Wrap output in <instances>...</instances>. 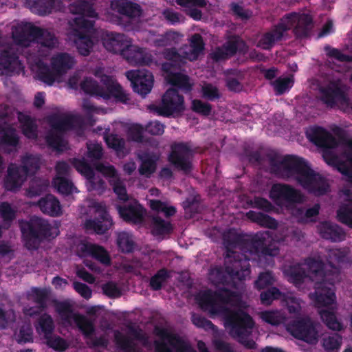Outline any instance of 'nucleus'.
<instances>
[{
    "instance_id": "nucleus-58",
    "label": "nucleus",
    "mask_w": 352,
    "mask_h": 352,
    "mask_svg": "<svg viewBox=\"0 0 352 352\" xmlns=\"http://www.w3.org/2000/svg\"><path fill=\"white\" fill-rule=\"evenodd\" d=\"M284 294L277 287H272L263 291L260 294V299L262 305H270L274 300L281 299Z\"/></svg>"
},
{
    "instance_id": "nucleus-37",
    "label": "nucleus",
    "mask_w": 352,
    "mask_h": 352,
    "mask_svg": "<svg viewBox=\"0 0 352 352\" xmlns=\"http://www.w3.org/2000/svg\"><path fill=\"white\" fill-rule=\"evenodd\" d=\"M159 335L164 339H166L168 344L175 349L176 352H192L193 349L190 344L184 340L177 334L168 332L166 329H162Z\"/></svg>"
},
{
    "instance_id": "nucleus-17",
    "label": "nucleus",
    "mask_w": 352,
    "mask_h": 352,
    "mask_svg": "<svg viewBox=\"0 0 352 352\" xmlns=\"http://www.w3.org/2000/svg\"><path fill=\"white\" fill-rule=\"evenodd\" d=\"M133 66H149L153 63V56L144 49L129 44L122 56Z\"/></svg>"
},
{
    "instance_id": "nucleus-20",
    "label": "nucleus",
    "mask_w": 352,
    "mask_h": 352,
    "mask_svg": "<svg viewBox=\"0 0 352 352\" xmlns=\"http://www.w3.org/2000/svg\"><path fill=\"white\" fill-rule=\"evenodd\" d=\"M289 29V27L285 23H279L270 30L262 34L256 46L264 50H270L276 42L283 38L284 34Z\"/></svg>"
},
{
    "instance_id": "nucleus-47",
    "label": "nucleus",
    "mask_w": 352,
    "mask_h": 352,
    "mask_svg": "<svg viewBox=\"0 0 352 352\" xmlns=\"http://www.w3.org/2000/svg\"><path fill=\"white\" fill-rule=\"evenodd\" d=\"M36 330L39 333H43L45 338L52 334L54 324L52 316L47 314L41 315L34 324Z\"/></svg>"
},
{
    "instance_id": "nucleus-31",
    "label": "nucleus",
    "mask_w": 352,
    "mask_h": 352,
    "mask_svg": "<svg viewBox=\"0 0 352 352\" xmlns=\"http://www.w3.org/2000/svg\"><path fill=\"white\" fill-rule=\"evenodd\" d=\"M138 159L141 161L139 173L150 177L156 170L159 155L154 152L144 151L138 155Z\"/></svg>"
},
{
    "instance_id": "nucleus-22",
    "label": "nucleus",
    "mask_w": 352,
    "mask_h": 352,
    "mask_svg": "<svg viewBox=\"0 0 352 352\" xmlns=\"http://www.w3.org/2000/svg\"><path fill=\"white\" fill-rule=\"evenodd\" d=\"M102 43L107 50L113 54H120L121 56L129 45L124 34L115 32H107L102 38Z\"/></svg>"
},
{
    "instance_id": "nucleus-15",
    "label": "nucleus",
    "mask_w": 352,
    "mask_h": 352,
    "mask_svg": "<svg viewBox=\"0 0 352 352\" xmlns=\"http://www.w3.org/2000/svg\"><path fill=\"white\" fill-rule=\"evenodd\" d=\"M286 18L294 26V32L297 37L305 38L310 35L314 27L312 17L307 14L289 13Z\"/></svg>"
},
{
    "instance_id": "nucleus-23",
    "label": "nucleus",
    "mask_w": 352,
    "mask_h": 352,
    "mask_svg": "<svg viewBox=\"0 0 352 352\" xmlns=\"http://www.w3.org/2000/svg\"><path fill=\"white\" fill-rule=\"evenodd\" d=\"M36 205L43 214L52 217H60L63 214L62 206L59 200L52 194H47L40 198Z\"/></svg>"
},
{
    "instance_id": "nucleus-13",
    "label": "nucleus",
    "mask_w": 352,
    "mask_h": 352,
    "mask_svg": "<svg viewBox=\"0 0 352 352\" xmlns=\"http://www.w3.org/2000/svg\"><path fill=\"white\" fill-rule=\"evenodd\" d=\"M318 91L319 100L327 107L333 108L338 105V102L346 99L344 91L334 81H331L327 85L320 87Z\"/></svg>"
},
{
    "instance_id": "nucleus-8",
    "label": "nucleus",
    "mask_w": 352,
    "mask_h": 352,
    "mask_svg": "<svg viewBox=\"0 0 352 352\" xmlns=\"http://www.w3.org/2000/svg\"><path fill=\"white\" fill-rule=\"evenodd\" d=\"M226 272L232 279L245 280L251 272L250 259L243 254L228 250Z\"/></svg>"
},
{
    "instance_id": "nucleus-42",
    "label": "nucleus",
    "mask_w": 352,
    "mask_h": 352,
    "mask_svg": "<svg viewBox=\"0 0 352 352\" xmlns=\"http://www.w3.org/2000/svg\"><path fill=\"white\" fill-rule=\"evenodd\" d=\"M196 300L201 309L209 311L212 314L218 312L216 306V294L210 290L204 291L196 296Z\"/></svg>"
},
{
    "instance_id": "nucleus-5",
    "label": "nucleus",
    "mask_w": 352,
    "mask_h": 352,
    "mask_svg": "<svg viewBox=\"0 0 352 352\" xmlns=\"http://www.w3.org/2000/svg\"><path fill=\"white\" fill-rule=\"evenodd\" d=\"M149 109L166 118L179 116L185 109L184 98L177 89L170 88L164 94L159 105L151 104Z\"/></svg>"
},
{
    "instance_id": "nucleus-10",
    "label": "nucleus",
    "mask_w": 352,
    "mask_h": 352,
    "mask_svg": "<svg viewBox=\"0 0 352 352\" xmlns=\"http://www.w3.org/2000/svg\"><path fill=\"white\" fill-rule=\"evenodd\" d=\"M96 212L94 219H87L85 222V228L89 231H94L98 234L106 233L113 226V220L104 205L96 203L94 206Z\"/></svg>"
},
{
    "instance_id": "nucleus-36",
    "label": "nucleus",
    "mask_w": 352,
    "mask_h": 352,
    "mask_svg": "<svg viewBox=\"0 0 352 352\" xmlns=\"http://www.w3.org/2000/svg\"><path fill=\"white\" fill-rule=\"evenodd\" d=\"M21 168L27 177L34 175L39 170L41 164V156L38 154L25 153L21 157Z\"/></svg>"
},
{
    "instance_id": "nucleus-39",
    "label": "nucleus",
    "mask_w": 352,
    "mask_h": 352,
    "mask_svg": "<svg viewBox=\"0 0 352 352\" xmlns=\"http://www.w3.org/2000/svg\"><path fill=\"white\" fill-rule=\"evenodd\" d=\"M238 51V44L235 41H229L222 47H218L211 54L212 60L215 62L226 60L234 56Z\"/></svg>"
},
{
    "instance_id": "nucleus-63",
    "label": "nucleus",
    "mask_w": 352,
    "mask_h": 352,
    "mask_svg": "<svg viewBox=\"0 0 352 352\" xmlns=\"http://www.w3.org/2000/svg\"><path fill=\"white\" fill-rule=\"evenodd\" d=\"M35 39H37L42 46L49 49L54 48L57 43V38L54 34L43 28H41L40 34L36 36Z\"/></svg>"
},
{
    "instance_id": "nucleus-27",
    "label": "nucleus",
    "mask_w": 352,
    "mask_h": 352,
    "mask_svg": "<svg viewBox=\"0 0 352 352\" xmlns=\"http://www.w3.org/2000/svg\"><path fill=\"white\" fill-rule=\"evenodd\" d=\"M348 252L345 248L330 249L327 252V265L331 271L330 276L334 275L336 270H338V279L340 276V263L346 261Z\"/></svg>"
},
{
    "instance_id": "nucleus-7",
    "label": "nucleus",
    "mask_w": 352,
    "mask_h": 352,
    "mask_svg": "<svg viewBox=\"0 0 352 352\" xmlns=\"http://www.w3.org/2000/svg\"><path fill=\"white\" fill-rule=\"evenodd\" d=\"M333 276L327 277L325 280H319L315 283L314 293L309 294L318 308L326 307L336 302L335 283L338 279V270Z\"/></svg>"
},
{
    "instance_id": "nucleus-26",
    "label": "nucleus",
    "mask_w": 352,
    "mask_h": 352,
    "mask_svg": "<svg viewBox=\"0 0 352 352\" xmlns=\"http://www.w3.org/2000/svg\"><path fill=\"white\" fill-rule=\"evenodd\" d=\"M76 121V117L72 115L53 114L48 118L52 129L59 133L72 129Z\"/></svg>"
},
{
    "instance_id": "nucleus-34",
    "label": "nucleus",
    "mask_w": 352,
    "mask_h": 352,
    "mask_svg": "<svg viewBox=\"0 0 352 352\" xmlns=\"http://www.w3.org/2000/svg\"><path fill=\"white\" fill-rule=\"evenodd\" d=\"M305 263L309 270L320 280H325L330 277L331 271L327 265L320 258L308 257Z\"/></svg>"
},
{
    "instance_id": "nucleus-52",
    "label": "nucleus",
    "mask_w": 352,
    "mask_h": 352,
    "mask_svg": "<svg viewBox=\"0 0 352 352\" xmlns=\"http://www.w3.org/2000/svg\"><path fill=\"white\" fill-rule=\"evenodd\" d=\"M19 121L21 124L23 134L28 139H36L38 127L34 120L29 116H23L19 118Z\"/></svg>"
},
{
    "instance_id": "nucleus-54",
    "label": "nucleus",
    "mask_w": 352,
    "mask_h": 352,
    "mask_svg": "<svg viewBox=\"0 0 352 352\" xmlns=\"http://www.w3.org/2000/svg\"><path fill=\"white\" fill-rule=\"evenodd\" d=\"M81 89L86 94L91 96H100L102 98L104 96V87L99 85L97 81L91 78H87L80 83ZM107 95H105L106 96Z\"/></svg>"
},
{
    "instance_id": "nucleus-4",
    "label": "nucleus",
    "mask_w": 352,
    "mask_h": 352,
    "mask_svg": "<svg viewBox=\"0 0 352 352\" xmlns=\"http://www.w3.org/2000/svg\"><path fill=\"white\" fill-rule=\"evenodd\" d=\"M236 242L244 245L251 253L259 258H273L278 256L280 249L270 232H258L250 238H236Z\"/></svg>"
},
{
    "instance_id": "nucleus-49",
    "label": "nucleus",
    "mask_w": 352,
    "mask_h": 352,
    "mask_svg": "<svg viewBox=\"0 0 352 352\" xmlns=\"http://www.w3.org/2000/svg\"><path fill=\"white\" fill-rule=\"evenodd\" d=\"M319 314L321 320L329 329L334 331L342 329V324L338 320L333 309H322L319 310Z\"/></svg>"
},
{
    "instance_id": "nucleus-21",
    "label": "nucleus",
    "mask_w": 352,
    "mask_h": 352,
    "mask_svg": "<svg viewBox=\"0 0 352 352\" xmlns=\"http://www.w3.org/2000/svg\"><path fill=\"white\" fill-rule=\"evenodd\" d=\"M102 82L105 85L104 94L102 96L104 99H109L111 97L114 98L117 102L124 104L127 103L130 98L129 95L123 89L122 87L112 77L109 76H104L102 78Z\"/></svg>"
},
{
    "instance_id": "nucleus-64",
    "label": "nucleus",
    "mask_w": 352,
    "mask_h": 352,
    "mask_svg": "<svg viewBox=\"0 0 352 352\" xmlns=\"http://www.w3.org/2000/svg\"><path fill=\"white\" fill-rule=\"evenodd\" d=\"M337 217L340 222L352 228V206L345 204L339 208Z\"/></svg>"
},
{
    "instance_id": "nucleus-60",
    "label": "nucleus",
    "mask_w": 352,
    "mask_h": 352,
    "mask_svg": "<svg viewBox=\"0 0 352 352\" xmlns=\"http://www.w3.org/2000/svg\"><path fill=\"white\" fill-rule=\"evenodd\" d=\"M104 140L108 147L116 152H122L125 148L124 139L117 134H106L104 135Z\"/></svg>"
},
{
    "instance_id": "nucleus-43",
    "label": "nucleus",
    "mask_w": 352,
    "mask_h": 352,
    "mask_svg": "<svg viewBox=\"0 0 352 352\" xmlns=\"http://www.w3.org/2000/svg\"><path fill=\"white\" fill-rule=\"evenodd\" d=\"M69 10L72 14H78L80 16L95 18L98 15L93 5L84 0L76 1L70 4Z\"/></svg>"
},
{
    "instance_id": "nucleus-30",
    "label": "nucleus",
    "mask_w": 352,
    "mask_h": 352,
    "mask_svg": "<svg viewBox=\"0 0 352 352\" xmlns=\"http://www.w3.org/2000/svg\"><path fill=\"white\" fill-rule=\"evenodd\" d=\"M112 6L119 14L131 19L140 17L142 14L141 6L129 0H116Z\"/></svg>"
},
{
    "instance_id": "nucleus-29",
    "label": "nucleus",
    "mask_w": 352,
    "mask_h": 352,
    "mask_svg": "<svg viewBox=\"0 0 352 352\" xmlns=\"http://www.w3.org/2000/svg\"><path fill=\"white\" fill-rule=\"evenodd\" d=\"M322 238L333 242H340L345 239V232L336 224L324 221L318 228Z\"/></svg>"
},
{
    "instance_id": "nucleus-9",
    "label": "nucleus",
    "mask_w": 352,
    "mask_h": 352,
    "mask_svg": "<svg viewBox=\"0 0 352 352\" xmlns=\"http://www.w3.org/2000/svg\"><path fill=\"white\" fill-rule=\"evenodd\" d=\"M317 326L316 322L307 317L292 321L288 329L296 338L310 344H316L319 338Z\"/></svg>"
},
{
    "instance_id": "nucleus-6",
    "label": "nucleus",
    "mask_w": 352,
    "mask_h": 352,
    "mask_svg": "<svg viewBox=\"0 0 352 352\" xmlns=\"http://www.w3.org/2000/svg\"><path fill=\"white\" fill-rule=\"evenodd\" d=\"M168 157V162L178 170L184 174L190 173L192 170V160L196 153L190 142L173 143L170 146Z\"/></svg>"
},
{
    "instance_id": "nucleus-19",
    "label": "nucleus",
    "mask_w": 352,
    "mask_h": 352,
    "mask_svg": "<svg viewBox=\"0 0 352 352\" xmlns=\"http://www.w3.org/2000/svg\"><path fill=\"white\" fill-rule=\"evenodd\" d=\"M120 217L127 223H141L144 221V208L137 201L116 206Z\"/></svg>"
},
{
    "instance_id": "nucleus-59",
    "label": "nucleus",
    "mask_w": 352,
    "mask_h": 352,
    "mask_svg": "<svg viewBox=\"0 0 352 352\" xmlns=\"http://www.w3.org/2000/svg\"><path fill=\"white\" fill-rule=\"evenodd\" d=\"M45 141L50 147L56 151H63L65 146L63 135L53 129L47 134Z\"/></svg>"
},
{
    "instance_id": "nucleus-24",
    "label": "nucleus",
    "mask_w": 352,
    "mask_h": 352,
    "mask_svg": "<svg viewBox=\"0 0 352 352\" xmlns=\"http://www.w3.org/2000/svg\"><path fill=\"white\" fill-rule=\"evenodd\" d=\"M27 177L19 166L16 165L10 166L4 179V188L8 191H16L21 187Z\"/></svg>"
},
{
    "instance_id": "nucleus-14",
    "label": "nucleus",
    "mask_w": 352,
    "mask_h": 352,
    "mask_svg": "<svg viewBox=\"0 0 352 352\" xmlns=\"http://www.w3.org/2000/svg\"><path fill=\"white\" fill-rule=\"evenodd\" d=\"M77 254L82 258L91 256L100 263L109 266L111 259L108 252L102 246L87 242H81L77 248Z\"/></svg>"
},
{
    "instance_id": "nucleus-61",
    "label": "nucleus",
    "mask_w": 352,
    "mask_h": 352,
    "mask_svg": "<svg viewBox=\"0 0 352 352\" xmlns=\"http://www.w3.org/2000/svg\"><path fill=\"white\" fill-rule=\"evenodd\" d=\"M294 82L293 76L279 77L273 82L272 85L276 94L279 96L290 89L293 87Z\"/></svg>"
},
{
    "instance_id": "nucleus-46",
    "label": "nucleus",
    "mask_w": 352,
    "mask_h": 352,
    "mask_svg": "<svg viewBox=\"0 0 352 352\" xmlns=\"http://www.w3.org/2000/svg\"><path fill=\"white\" fill-rule=\"evenodd\" d=\"M52 184L57 192L64 196L77 192V188L73 182L65 177L56 176L52 180Z\"/></svg>"
},
{
    "instance_id": "nucleus-44",
    "label": "nucleus",
    "mask_w": 352,
    "mask_h": 352,
    "mask_svg": "<svg viewBox=\"0 0 352 352\" xmlns=\"http://www.w3.org/2000/svg\"><path fill=\"white\" fill-rule=\"evenodd\" d=\"M246 216L252 222L256 223L262 227L276 229L278 226V222L274 218L263 212L250 210L247 212Z\"/></svg>"
},
{
    "instance_id": "nucleus-56",
    "label": "nucleus",
    "mask_w": 352,
    "mask_h": 352,
    "mask_svg": "<svg viewBox=\"0 0 352 352\" xmlns=\"http://www.w3.org/2000/svg\"><path fill=\"white\" fill-rule=\"evenodd\" d=\"M170 277V272L166 268H162L151 278L149 285L153 291H159Z\"/></svg>"
},
{
    "instance_id": "nucleus-12",
    "label": "nucleus",
    "mask_w": 352,
    "mask_h": 352,
    "mask_svg": "<svg viewBox=\"0 0 352 352\" xmlns=\"http://www.w3.org/2000/svg\"><path fill=\"white\" fill-rule=\"evenodd\" d=\"M270 198L276 203L284 201L289 204H302L304 196L300 190L286 184H274L270 192Z\"/></svg>"
},
{
    "instance_id": "nucleus-32",
    "label": "nucleus",
    "mask_w": 352,
    "mask_h": 352,
    "mask_svg": "<svg viewBox=\"0 0 352 352\" xmlns=\"http://www.w3.org/2000/svg\"><path fill=\"white\" fill-rule=\"evenodd\" d=\"M74 63V57L67 53H59L53 56L51 60L53 70L60 77L72 69Z\"/></svg>"
},
{
    "instance_id": "nucleus-48",
    "label": "nucleus",
    "mask_w": 352,
    "mask_h": 352,
    "mask_svg": "<svg viewBox=\"0 0 352 352\" xmlns=\"http://www.w3.org/2000/svg\"><path fill=\"white\" fill-rule=\"evenodd\" d=\"M73 318L76 326L85 338L87 339L91 338L95 332L94 322L86 316L80 314H76Z\"/></svg>"
},
{
    "instance_id": "nucleus-3",
    "label": "nucleus",
    "mask_w": 352,
    "mask_h": 352,
    "mask_svg": "<svg viewBox=\"0 0 352 352\" xmlns=\"http://www.w3.org/2000/svg\"><path fill=\"white\" fill-rule=\"evenodd\" d=\"M226 322L230 327V333L238 342L247 349H256L257 344L248 337L254 327L252 318L241 309L232 311L226 318Z\"/></svg>"
},
{
    "instance_id": "nucleus-50",
    "label": "nucleus",
    "mask_w": 352,
    "mask_h": 352,
    "mask_svg": "<svg viewBox=\"0 0 352 352\" xmlns=\"http://www.w3.org/2000/svg\"><path fill=\"white\" fill-rule=\"evenodd\" d=\"M319 314L321 320L329 329L334 331L342 329V324L338 320L333 309H322L319 310Z\"/></svg>"
},
{
    "instance_id": "nucleus-51",
    "label": "nucleus",
    "mask_w": 352,
    "mask_h": 352,
    "mask_svg": "<svg viewBox=\"0 0 352 352\" xmlns=\"http://www.w3.org/2000/svg\"><path fill=\"white\" fill-rule=\"evenodd\" d=\"M72 164L78 172L94 185L95 180L94 169L85 159L74 158L72 161Z\"/></svg>"
},
{
    "instance_id": "nucleus-41",
    "label": "nucleus",
    "mask_w": 352,
    "mask_h": 352,
    "mask_svg": "<svg viewBox=\"0 0 352 352\" xmlns=\"http://www.w3.org/2000/svg\"><path fill=\"white\" fill-rule=\"evenodd\" d=\"M60 0H27L32 12L44 16L49 14L56 9Z\"/></svg>"
},
{
    "instance_id": "nucleus-35",
    "label": "nucleus",
    "mask_w": 352,
    "mask_h": 352,
    "mask_svg": "<svg viewBox=\"0 0 352 352\" xmlns=\"http://www.w3.org/2000/svg\"><path fill=\"white\" fill-rule=\"evenodd\" d=\"M19 65V56L14 50L8 49L0 52V69L7 73L13 72Z\"/></svg>"
},
{
    "instance_id": "nucleus-62",
    "label": "nucleus",
    "mask_w": 352,
    "mask_h": 352,
    "mask_svg": "<svg viewBox=\"0 0 352 352\" xmlns=\"http://www.w3.org/2000/svg\"><path fill=\"white\" fill-rule=\"evenodd\" d=\"M38 76L40 80L48 85H53L56 78L60 77L56 74V72L53 70L52 67L50 68L47 65H43L39 67Z\"/></svg>"
},
{
    "instance_id": "nucleus-57",
    "label": "nucleus",
    "mask_w": 352,
    "mask_h": 352,
    "mask_svg": "<svg viewBox=\"0 0 352 352\" xmlns=\"http://www.w3.org/2000/svg\"><path fill=\"white\" fill-rule=\"evenodd\" d=\"M342 342V338L338 333H334L322 339V346L327 352L338 351Z\"/></svg>"
},
{
    "instance_id": "nucleus-55",
    "label": "nucleus",
    "mask_w": 352,
    "mask_h": 352,
    "mask_svg": "<svg viewBox=\"0 0 352 352\" xmlns=\"http://www.w3.org/2000/svg\"><path fill=\"white\" fill-rule=\"evenodd\" d=\"M215 294L217 301H219L223 305H233L240 300V297L236 292L226 288L219 289L215 292Z\"/></svg>"
},
{
    "instance_id": "nucleus-38",
    "label": "nucleus",
    "mask_w": 352,
    "mask_h": 352,
    "mask_svg": "<svg viewBox=\"0 0 352 352\" xmlns=\"http://www.w3.org/2000/svg\"><path fill=\"white\" fill-rule=\"evenodd\" d=\"M159 335L164 339H166L168 344L175 349L176 352H192L193 349L190 344L184 340L177 334L168 332L166 329H162Z\"/></svg>"
},
{
    "instance_id": "nucleus-11",
    "label": "nucleus",
    "mask_w": 352,
    "mask_h": 352,
    "mask_svg": "<svg viewBox=\"0 0 352 352\" xmlns=\"http://www.w3.org/2000/svg\"><path fill=\"white\" fill-rule=\"evenodd\" d=\"M126 76L135 92L143 97L151 92L154 82L151 72L147 70H130L126 72Z\"/></svg>"
},
{
    "instance_id": "nucleus-18",
    "label": "nucleus",
    "mask_w": 352,
    "mask_h": 352,
    "mask_svg": "<svg viewBox=\"0 0 352 352\" xmlns=\"http://www.w3.org/2000/svg\"><path fill=\"white\" fill-rule=\"evenodd\" d=\"M307 137L311 142L320 148H333L337 146L336 138L321 126L311 128L307 131Z\"/></svg>"
},
{
    "instance_id": "nucleus-53",
    "label": "nucleus",
    "mask_w": 352,
    "mask_h": 352,
    "mask_svg": "<svg viewBox=\"0 0 352 352\" xmlns=\"http://www.w3.org/2000/svg\"><path fill=\"white\" fill-rule=\"evenodd\" d=\"M172 231L173 227L169 221H166L158 216L153 217L152 232L154 235L161 236L169 234Z\"/></svg>"
},
{
    "instance_id": "nucleus-28",
    "label": "nucleus",
    "mask_w": 352,
    "mask_h": 352,
    "mask_svg": "<svg viewBox=\"0 0 352 352\" xmlns=\"http://www.w3.org/2000/svg\"><path fill=\"white\" fill-rule=\"evenodd\" d=\"M20 144V138L16 130L10 126L0 131V146L10 153L16 151Z\"/></svg>"
},
{
    "instance_id": "nucleus-40",
    "label": "nucleus",
    "mask_w": 352,
    "mask_h": 352,
    "mask_svg": "<svg viewBox=\"0 0 352 352\" xmlns=\"http://www.w3.org/2000/svg\"><path fill=\"white\" fill-rule=\"evenodd\" d=\"M175 71L176 70L164 72L167 74L166 77L167 82L170 85L186 92L190 91L192 88V85L190 82L189 76L180 72H176Z\"/></svg>"
},
{
    "instance_id": "nucleus-1",
    "label": "nucleus",
    "mask_w": 352,
    "mask_h": 352,
    "mask_svg": "<svg viewBox=\"0 0 352 352\" xmlns=\"http://www.w3.org/2000/svg\"><path fill=\"white\" fill-rule=\"evenodd\" d=\"M271 172L278 177L295 179L304 189L317 196L326 194L329 185L323 176L316 173L302 157L277 153L267 155Z\"/></svg>"
},
{
    "instance_id": "nucleus-33",
    "label": "nucleus",
    "mask_w": 352,
    "mask_h": 352,
    "mask_svg": "<svg viewBox=\"0 0 352 352\" xmlns=\"http://www.w3.org/2000/svg\"><path fill=\"white\" fill-rule=\"evenodd\" d=\"M74 41L78 53L84 56L89 55L94 46V41L89 34L81 30L72 31Z\"/></svg>"
},
{
    "instance_id": "nucleus-45",
    "label": "nucleus",
    "mask_w": 352,
    "mask_h": 352,
    "mask_svg": "<svg viewBox=\"0 0 352 352\" xmlns=\"http://www.w3.org/2000/svg\"><path fill=\"white\" fill-rule=\"evenodd\" d=\"M285 274L288 281L296 286L301 285L307 276L304 268L298 263L289 266L285 270Z\"/></svg>"
},
{
    "instance_id": "nucleus-16",
    "label": "nucleus",
    "mask_w": 352,
    "mask_h": 352,
    "mask_svg": "<svg viewBox=\"0 0 352 352\" xmlns=\"http://www.w3.org/2000/svg\"><path fill=\"white\" fill-rule=\"evenodd\" d=\"M41 32V28L30 23H25L14 26L12 30L13 40L18 44L27 45L31 40L35 39Z\"/></svg>"
},
{
    "instance_id": "nucleus-2",
    "label": "nucleus",
    "mask_w": 352,
    "mask_h": 352,
    "mask_svg": "<svg viewBox=\"0 0 352 352\" xmlns=\"http://www.w3.org/2000/svg\"><path fill=\"white\" fill-rule=\"evenodd\" d=\"M20 227L28 250H36L41 241L54 239L58 234L57 228H53L47 220L36 216L21 223Z\"/></svg>"
},
{
    "instance_id": "nucleus-25",
    "label": "nucleus",
    "mask_w": 352,
    "mask_h": 352,
    "mask_svg": "<svg viewBox=\"0 0 352 352\" xmlns=\"http://www.w3.org/2000/svg\"><path fill=\"white\" fill-rule=\"evenodd\" d=\"M163 56L167 60L162 65L163 72L178 70L186 63L185 58L179 54L175 47L164 49Z\"/></svg>"
}]
</instances>
